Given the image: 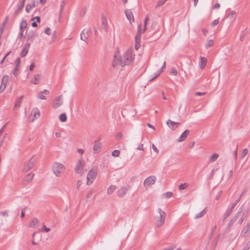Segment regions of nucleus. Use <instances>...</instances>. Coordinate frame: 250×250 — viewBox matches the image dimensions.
Masks as SVG:
<instances>
[{
	"label": "nucleus",
	"mask_w": 250,
	"mask_h": 250,
	"mask_svg": "<svg viewBox=\"0 0 250 250\" xmlns=\"http://www.w3.org/2000/svg\"><path fill=\"white\" fill-rule=\"evenodd\" d=\"M36 4L35 0H32L30 3L27 4L25 8L26 12L29 13L33 8L36 6Z\"/></svg>",
	"instance_id": "17"
},
{
	"label": "nucleus",
	"mask_w": 250,
	"mask_h": 250,
	"mask_svg": "<svg viewBox=\"0 0 250 250\" xmlns=\"http://www.w3.org/2000/svg\"><path fill=\"white\" fill-rule=\"evenodd\" d=\"M40 79L41 76L39 74H36L31 79V83L33 84H38L40 83Z\"/></svg>",
	"instance_id": "22"
},
{
	"label": "nucleus",
	"mask_w": 250,
	"mask_h": 250,
	"mask_svg": "<svg viewBox=\"0 0 250 250\" xmlns=\"http://www.w3.org/2000/svg\"><path fill=\"white\" fill-rule=\"evenodd\" d=\"M219 20H214L212 23H211V25L212 26H215V25H217L218 23H219Z\"/></svg>",
	"instance_id": "54"
},
{
	"label": "nucleus",
	"mask_w": 250,
	"mask_h": 250,
	"mask_svg": "<svg viewBox=\"0 0 250 250\" xmlns=\"http://www.w3.org/2000/svg\"><path fill=\"white\" fill-rule=\"evenodd\" d=\"M216 226H215V227H214V228H213V229H212V230L211 232V233H210V234H209V237H209V240H210L211 239H212V237H213V229H216Z\"/></svg>",
	"instance_id": "56"
},
{
	"label": "nucleus",
	"mask_w": 250,
	"mask_h": 250,
	"mask_svg": "<svg viewBox=\"0 0 250 250\" xmlns=\"http://www.w3.org/2000/svg\"><path fill=\"white\" fill-rule=\"evenodd\" d=\"M21 99H19L17 100L15 104L14 105V109H18L20 108L21 104Z\"/></svg>",
	"instance_id": "34"
},
{
	"label": "nucleus",
	"mask_w": 250,
	"mask_h": 250,
	"mask_svg": "<svg viewBox=\"0 0 250 250\" xmlns=\"http://www.w3.org/2000/svg\"><path fill=\"white\" fill-rule=\"evenodd\" d=\"M214 44V42L212 40H208L206 43L205 47L206 48H208L212 46Z\"/></svg>",
	"instance_id": "30"
},
{
	"label": "nucleus",
	"mask_w": 250,
	"mask_h": 250,
	"mask_svg": "<svg viewBox=\"0 0 250 250\" xmlns=\"http://www.w3.org/2000/svg\"><path fill=\"white\" fill-rule=\"evenodd\" d=\"M180 125V123L178 122H174L173 121V130L175 129L178 125Z\"/></svg>",
	"instance_id": "52"
},
{
	"label": "nucleus",
	"mask_w": 250,
	"mask_h": 250,
	"mask_svg": "<svg viewBox=\"0 0 250 250\" xmlns=\"http://www.w3.org/2000/svg\"><path fill=\"white\" fill-rule=\"evenodd\" d=\"M177 71L176 69L173 68V75H177Z\"/></svg>",
	"instance_id": "64"
},
{
	"label": "nucleus",
	"mask_w": 250,
	"mask_h": 250,
	"mask_svg": "<svg viewBox=\"0 0 250 250\" xmlns=\"http://www.w3.org/2000/svg\"><path fill=\"white\" fill-rule=\"evenodd\" d=\"M77 152L82 155L84 153V150L82 148H78L77 149Z\"/></svg>",
	"instance_id": "57"
},
{
	"label": "nucleus",
	"mask_w": 250,
	"mask_h": 250,
	"mask_svg": "<svg viewBox=\"0 0 250 250\" xmlns=\"http://www.w3.org/2000/svg\"><path fill=\"white\" fill-rule=\"evenodd\" d=\"M8 17L5 18V19L4 20L3 22H2V24H1V27L0 28L1 32H2L3 30L5 28L6 25L7 24V23L8 22Z\"/></svg>",
	"instance_id": "31"
},
{
	"label": "nucleus",
	"mask_w": 250,
	"mask_h": 250,
	"mask_svg": "<svg viewBox=\"0 0 250 250\" xmlns=\"http://www.w3.org/2000/svg\"><path fill=\"white\" fill-rule=\"evenodd\" d=\"M143 33L142 30H139L138 33L136 36L135 41V48L136 50H138L140 47V42H141V34Z\"/></svg>",
	"instance_id": "14"
},
{
	"label": "nucleus",
	"mask_w": 250,
	"mask_h": 250,
	"mask_svg": "<svg viewBox=\"0 0 250 250\" xmlns=\"http://www.w3.org/2000/svg\"><path fill=\"white\" fill-rule=\"evenodd\" d=\"M83 185V182L82 180L78 181L76 183L77 189L78 190H80L82 188Z\"/></svg>",
	"instance_id": "38"
},
{
	"label": "nucleus",
	"mask_w": 250,
	"mask_h": 250,
	"mask_svg": "<svg viewBox=\"0 0 250 250\" xmlns=\"http://www.w3.org/2000/svg\"><path fill=\"white\" fill-rule=\"evenodd\" d=\"M220 234H218L217 237H216V240H215V246H216L218 243V241H219V238H220Z\"/></svg>",
	"instance_id": "62"
},
{
	"label": "nucleus",
	"mask_w": 250,
	"mask_h": 250,
	"mask_svg": "<svg viewBox=\"0 0 250 250\" xmlns=\"http://www.w3.org/2000/svg\"><path fill=\"white\" fill-rule=\"evenodd\" d=\"M102 147V144L100 139H96L94 143L93 146V152L94 154H97L100 152Z\"/></svg>",
	"instance_id": "9"
},
{
	"label": "nucleus",
	"mask_w": 250,
	"mask_h": 250,
	"mask_svg": "<svg viewBox=\"0 0 250 250\" xmlns=\"http://www.w3.org/2000/svg\"><path fill=\"white\" fill-rule=\"evenodd\" d=\"M120 154V152L118 150H115L112 153V155L113 157H118Z\"/></svg>",
	"instance_id": "41"
},
{
	"label": "nucleus",
	"mask_w": 250,
	"mask_h": 250,
	"mask_svg": "<svg viewBox=\"0 0 250 250\" xmlns=\"http://www.w3.org/2000/svg\"><path fill=\"white\" fill-rule=\"evenodd\" d=\"M34 174L32 173L28 174L24 178L23 182L24 184L30 182L33 179Z\"/></svg>",
	"instance_id": "20"
},
{
	"label": "nucleus",
	"mask_w": 250,
	"mask_h": 250,
	"mask_svg": "<svg viewBox=\"0 0 250 250\" xmlns=\"http://www.w3.org/2000/svg\"><path fill=\"white\" fill-rule=\"evenodd\" d=\"M156 177L153 176H149L146 178L143 183L144 187L146 188L150 187L151 185L154 184L156 182Z\"/></svg>",
	"instance_id": "8"
},
{
	"label": "nucleus",
	"mask_w": 250,
	"mask_h": 250,
	"mask_svg": "<svg viewBox=\"0 0 250 250\" xmlns=\"http://www.w3.org/2000/svg\"><path fill=\"white\" fill-rule=\"evenodd\" d=\"M214 171H215V169H213L212 170L211 172H210L209 176H208V180H211L213 178V177L214 175Z\"/></svg>",
	"instance_id": "48"
},
{
	"label": "nucleus",
	"mask_w": 250,
	"mask_h": 250,
	"mask_svg": "<svg viewBox=\"0 0 250 250\" xmlns=\"http://www.w3.org/2000/svg\"><path fill=\"white\" fill-rule=\"evenodd\" d=\"M245 32L244 31H243L242 32V35L240 37V40L241 41H243L244 40V37H245Z\"/></svg>",
	"instance_id": "59"
},
{
	"label": "nucleus",
	"mask_w": 250,
	"mask_h": 250,
	"mask_svg": "<svg viewBox=\"0 0 250 250\" xmlns=\"http://www.w3.org/2000/svg\"><path fill=\"white\" fill-rule=\"evenodd\" d=\"M40 116V112L38 108H34L30 115V120L34 122L35 120L39 118Z\"/></svg>",
	"instance_id": "10"
},
{
	"label": "nucleus",
	"mask_w": 250,
	"mask_h": 250,
	"mask_svg": "<svg viewBox=\"0 0 250 250\" xmlns=\"http://www.w3.org/2000/svg\"><path fill=\"white\" fill-rule=\"evenodd\" d=\"M239 203V200H236L231 205L230 208H232V209H234V208L236 206V205Z\"/></svg>",
	"instance_id": "49"
},
{
	"label": "nucleus",
	"mask_w": 250,
	"mask_h": 250,
	"mask_svg": "<svg viewBox=\"0 0 250 250\" xmlns=\"http://www.w3.org/2000/svg\"><path fill=\"white\" fill-rule=\"evenodd\" d=\"M152 149L153 150H154V151L156 153V154H158L159 153V150L157 148V147L153 144L152 145Z\"/></svg>",
	"instance_id": "50"
},
{
	"label": "nucleus",
	"mask_w": 250,
	"mask_h": 250,
	"mask_svg": "<svg viewBox=\"0 0 250 250\" xmlns=\"http://www.w3.org/2000/svg\"><path fill=\"white\" fill-rule=\"evenodd\" d=\"M90 31L89 29H83L81 34V38L84 41H86L89 37L90 36Z\"/></svg>",
	"instance_id": "15"
},
{
	"label": "nucleus",
	"mask_w": 250,
	"mask_h": 250,
	"mask_svg": "<svg viewBox=\"0 0 250 250\" xmlns=\"http://www.w3.org/2000/svg\"><path fill=\"white\" fill-rule=\"evenodd\" d=\"M125 14L127 19L129 21L130 23L132 24L133 23L135 20L132 12L130 10H126L125 11Z\"/></svg>",
	"instance_id": "16"
},
{
	"label": "nucleus",
	"mask_w": 250,
	"mask_h": 250,
	"mask_svg": "<svg viewBox=\"0 0 250 250\" xmlns=\"http://www.w3.org/2000/svg\"><path fill=\"white\" fill-rule=\"evenodd\" d=\"M167 0H159L157 3L156 7H159L163 5Z\"/></svg>",
	"instance_id": "39"
},
{
	"label": "nucleus",
	"mask_w": 250,
	"mask_h": 250,
	"mask_svg": "<svg viewBox=\"0 0 250 250\" xmlns=\"http://www.w3.org/2000/svg\"><path fill=\"white\" fill-rule=\"evenodd\" d=\"M206 94L205 92H197L195 93V96H202Z\"/></svg>",
	"instance_id": "55"
},
{
	"label": "nucleus",
	"mask_w": 250,
	"mask_h": 250,
	"mask_svg": "<svg viewBox=\"0 0 250 250\" xmlns=\"http://www.w3.org/2000/svg\"><path fill=\"white\" fill-rule=\"evenodd\" d=\"M148 21H149V17H148V16H146L144 20V28L143 30L142 31L143 32H145L146 31V24H147V23Z\"/></svg>",
	"instance_id": "35"
},
{
	"label": "nucleus",
	"mask_w": 250,
	"mask_h": 250,
	"mask_svg": "<svg viewBox=\"0 0 250 250\" xmlns=\"http://www.w3.org/2000/svg\"><path fill=\"white\" fill-rule=\"evenodd\" d=\"M219 155L217 154H213L209 158L211 162H214L218 158Z\"/></svg>",
	"instance_id": "37"
},
{
	"label": "nucleus",
	"mask_w": 250,
	"mask_h": 250,
	"mask_svg": "<svg viewBox=\"0 0 250 250\" xmlns=\"http://www.w3.org/2000/svg\"><path fill=\"white\" fill-rule=\"evenodd\" d=\"M8 80L9 76L8 75L3 76L0 85V92H2L5 90Z\"/></svg>",
	"instance_id": "12"
},
{
	"label": "nucleus",
	"mask_w": 250,
	"mask_h": 250,
	"mask_svg": "<svg viewBox=\"0 0 250 250\" xmlns=\"http://www.w3.org/2000/svg\"><path fill=\"white\" fill-rule=\"evenodd\" d=\"M134 54L132 48L128 49L123 53L117 50L114 56L113 66H121L130 64L133 60Z\"/></svg>",
	"instance_id": "1"
},
{
	"label": "nucleus",
	"mask_w": 250,
	"mask_h": 250,
	"mask_svg": "<svg viewBox=\"0 0 250 250\" xmlns=\"http://www.w3.org/2000/svg\"><path fill=\"white\" fill-rule=\"evenodd\" d=\"M98 174V169L95 167H92L87 172L86 177V184L91 186L96 180Z\"/></svg>",
	"instance_id": "2"
},
{
	"label": "nucleus",
	"mask_w": 250,
	"mask_h": 250,
	"mask_svg": "<svg viewBox=\"0 0 250 250\" xmlns=\"http://www.w3.org/2000/svg\"><path fill=\"white\" fill-rule=\"evenodd\" d=\"M248 150L247 148H244L243 150L242 154V158H244V157L248 154Z\"/></svg>",
	"instance_id": "47"
},
{
	"label": "nucleus",
	"mask_w": 250,
	"mask_h": 250,
	"mask_svg": "<svg viewBox=\"0 0 250 250\" xmlns=\"http://www.w3.org/2000/svg\"><path fill=\"white\" fill-rule=\"evenodd\" d=\"M243 210V205H242L239 208L238 211L235 214L234 216H233L230 220L228 228L229 229L234 224L235 222L238 219V217L239 216L240 214L242 212Z\"/></svg>",
	"instance_id": "7"
},
{
	"label": "nucleus",
	"mask_w": 250,
	"mask_h": 250,
	"mask_svg": "<svg viewBox=\"0 0 250 250\" xmlns=\"http://www.w3.org/2000/svg\"><path fill=\"white\" fill-rule=\"evenodd\" d=\"M49 95V91L47 89H44L38 94V98L42 100H45L47 99V98Z\"/></svg>",
	"instance_id": "11"
},
{
	"label": "nucleus",
	"mask_w": 250,
	"mask_h": 250,
	"mask_svg": "<svg viewBox=\"0 0 250 250\" xmlns=\"http://www.w3.org/2000/svg\"><path fill=\"white\" fill-rule=\"evenodd\" d=\"M207 62V59L205 57H201L200 58V66L201 69H203L206 65Z\"/></svg>",
	"instance_id": "28"
},
{
	"label": "nucleus",
	"mask_w": 250,
	"mask_h": 250,
	"mask_svg": "<svg viewBox=\"0 0 250 250\" xmlns=\"http://www.w3.org/2000/svg\"><path fill=\"white\" fill-rule=\"evenodd\" d=\"M116 189V186L113 185H111L107 188V193L108 194H111Z\"/></svg>",
	"instance_id": "29"
},
{
	"label": "nucleus",
	"mask_w": 250,
	"mask_h": 250,
	"mask_svg": "<svg viewBox=\"0 0 250 250\" xmlns=\"http://www.w3.org/2000/svg\"><path fill=\"white\" fill-rule=\"evenodd\" d=\"M35 33L33 30H29L26 32L25 37L27 41L32 40L35 37Z\"/></svg>",
	"instance_id": "19"
},
{
	"label": "nucleus",
	"mask_w": 250,
	"mask_h": 250,
	"mask_svg": "<svg viewBox=\"0 0 250 250\" xmlns=\"http://www.w3.org/2000/svg\"><path fill=\"white\" fill-rule=\"evenodd\" d=\"M20 67L16 66L15 68L13 71V75L15 77H17L19 75V71H20Z\"/></svg>",
	"instance_id": "40"
},
{
	"label": "nucleus",
	"mask_w": 250,
	"mask_h": 250,
	"mask_svg": "<svg viewBox=\"0 0 250 250\" xmlns=\"http://www.w3.org/2000/svg\"><path fill=\"white\" fill-rule=\"evenodd\" d=\"M20 63H21V59L19 58H18L15 62V64L16 65V66L20 67Z\"/></svg>",
	"instance_id": "45"
},
{
	"label": "nucleus",
	"mask_w": 250,
	"mask_h": 250,
	"mask_svg": "<svg viewBox=\"0 0 250 250\" xmlns=\"http://www.w3.org/2000/svg\"><path fill=\"white\" fill-rule=\"evenodd\" d=\"M245 191H243L242 192V193L239 195L238 198L237 199V200H239V202L241 200V199L242 197L243 196V195H244V194L245 193Z\"/></svg>",
	"instance_id": "63"
},
{
	"label": "nucleus",
	"mask_w": 250,
	"mask_h": 250,
	"mask_svg": "<svg viewBox=\"0 0 250 250\" xmlns=\"http://www.w3.org/2000/svg\"><path fill=\"white\" fill-rule=\"evenodd\" d=\"M51 169L55 175L59 177L64 173L65 167L62 164L55 162L53 163Z\"/></svg>",
	"instance_id": "3"
},
{
	"label": "nucleus",
	"mask_w": 250,
	"mask_h": 250,
	"mask_svg": "<svg viewBox=\"0 0 250 250\" xmlns=\"http://www.w3.org/2000/svg\"><path fill=\"white\" fill-rule=\"evenodd\" d=\"M166 66V62H164L163 64H156L151 70L150 74H149V78L151 80H153L156 77H157L158 76L160 75V74L163 71V69L165 68Z\"/></svg>",
	"instance_id": "4"
},
{
	"label": "nucleus",
	"mask_w": 250,
	"mask_h": 250,
	"mask_svg": "<svg viewBox=\"0 0 250 250\" xmlns=\"http://www.w3.org/2000/svg\"><path fill=\"white\" fill-rule=\"evenodd\" d=\"M35 64L34 63H33L30 66V68H29V69L30 71H32L34 68H35Z\"/></svg>",
	"instance_id": "60"
},
{
	"label": "nucleus",
	"mask_w": 250,
	"mask_h": 250,
	"mask_svg": "<svg viewBox=\"0 0 250 250\" xmlns=\"http://www.w3.org/2000/svg\"><path fill=\"white\" fill-rule=\"evenodd\" d=\"M60 121L62 122H65L67 120V116L65 113H62L59 117Z\"/></svg>",
	"instance_id": "32"
},
{
	"label": "nucleus",
	"mask_w": 250,
	"mask_h": 250,
	"mask_svg": "<svg viewBox=\"0 0 250 250\" xmlns=\"http://www.w3.org/2000/svg\"><path fill=\"white\" fill-rule=\"evenodd\" d=\"M207 208H205L203 209L201 212L196 214L194 217V219H197L204 216L205 214L207 213Z\"/></svg>",
	"instance_id": "27"
},
{
	"label": "nucleus",
	"mask_w": 250,
	"mask_h": 250,
	"mask_svg": "<svg viewBox=\"0 0 250 250\" xmlns=\"http://www.w3.org/2000/svg\"><path fill=\"white\" fill-rule=\"evenodd\" d=\"M34 20H36L37 22H40V18L39 17L37 16V17H35L32 19V21H33Z\"/></svg>",
	"instance_id": "58"
},
{
	"label": "nucleus",
	"mask_w": 250,
	"mask_h": 250,
	"mask_svg": "<svg viewBox=\"0 0 250 250\" xmlns=\"http://www.w3.org/2000/svg\"><path fill=\"white\" fill-rule=\"evenodd\" d=\"M237 149H238V145H236L235 146V149L233 152V157H234V158L235 161L237 160Z\"/></svg>",
	"instance_id": "43"
},
{
	"label": "nucleus",
	"mask_w": 250,
	"mask_h": 250,
	"mask_svg": "<svg viewBox=\"0 0 250 250\" xmlns=\"http://www.w3.org/2000/svg\"><path fill=\"white\" fill-rule=\"evenodd\" d=\"M232 173H233V170H230L229 171V175H228V177H229L228 178L229 179L230 178L232 177Z\"/></svg>",
	"instance_id": "61"
},
{
	"label": "nucleus",
	"mask_w": 250,
	"mask_h": 250,
	"mask_svg": "<svg viewBox=\"0 0 250 250\" xmlns=\"http://www.w3.org/2000/svg\"><path fill=\"white\" fill-rule=\"evenodd\" d=\"M158 213L155 217V224L157 227H160L164 224L166 213L160 209L158 210Z\"/></svg>",
	"instance_id": "6"
},
{
	"label": "nucleus",
	"mask_w": 250,
	"mask_h": 250,
	"mask_svg": "<svg viewBox=\"0 0 250 250\" xmlns=\"http://www.w3.org/2000/svg\"><path fill=\"white\" fill-rule=\"evenodd\" d=\"M44 32L46 34L50 35L51 34V29L49 27H47L45 29Z\"/></svg>",
	"instance_id": "46"
},
{
	"label": "nucleus",
	"mask_w": 250,
	"mask_h": 250,
	"mask_svg": "<svg viewBox=\"0 0 250 250\" xmlns=\"http://www.w3.org/2000/svg\"><path fill=\"white\" fill-rule=\"evenodd\" d=\"M27 26V23L25 20H23L21 21L20 27L21 30L25 29Z\"/></svg>",
	"instance_id": "33"
},
{
	"label": "nucleus",
	"mask_w": 250,
	"mask_h": 250,
	"mask_svg": "<svg viewBox=\"0 0 250 250\" xmlns=\"http://www.w3.org/2000/svg\"><path fill=\"white\" fill-rule=\"evenodd\" d=\"M220 7V4L218 3V2H216L213 6L212 8L214 9H218Z\"/></svg>",
	"instance_id": "53"
},
{
	"label": "nucleus",
	"mask_w": 250,
	"mask_h": 250,
	"mask_svg": "<svg viewBox=\"0 0 250 250\" xmlns=\"http://www.w3.org/2000/svg\"><path fill=\"white\" fill-rule=\"evenodd\" d=\"M62 104V97L60 96L58 97L53 103V107L58 108Z\"/></svg>",
	"instance_id": "18"
},
{
	"label": "nucleus",
	"mask_w": 250,
	"mask_h": 250,
	"mask_svg": "<svg viewBox=\"0 0 250 250\" xmlns=\"http://www.w3.org/2000/svg\"><path fill=\"white\" fill-rule=\"evenodd\" d=\"M172 196V193L171 192H167L166 193H164L163 195V198H166V199H167V198H169L171 197Z\"/></svg>",
	"instance_id": "42"
},
{
	"label": "nucleus",
	"mask_w": 250,
	"mask_h": 250,
	"mask_svg": "<svg viewBox=\"0 0 250 250\" xmlns=\"http://www.w3.org/2000/svg\"><path fill=\"white\" fill-rule=\"evenodd\" d=\"M128 188L127 187H123L121 188L118 191V194L120 197H123L124 196L127 190H128Z\"/></svg>",
	"instance_id": "23"
},
{
	"label": "nucleus",
	"mask_w": 250,
	"mask_h": 250,
	"mask_svg": "<svg viewBox=\"0 0 250 250\" xmlns=\"http://www.w3.org/2000/svg\"><path fill=\"white\" fill-rule=\"evenodd\" d=\"M250 222H248L246 226L243 229L241 232V236L246 238L250 233Z\"/></svg>",
	"instance_id": "13"
},
{
	"label": "nucleus",
	"mask_w": 250,
	"mask_h": 250,
	"mask_svg": "<svg viewBox=\"0 0 250 250\" xmlns=\"http://www.w3.org/2000/svg\"><path fill=\"white\" fill-rule=\"evenodd\" d=\"M85 162L81 158L77 163L75 167V171L78 174H82L85 171Z\"/></svg>",
	"instance_id": "5"
},
{
	"label": "nucleus",
	"mask_w": 250,
	"mask_h": 250,
	"mask_svg": "<svg viewBox=\"0 0 250 250\" xmlns=\"http://www.w3.org/2000/svg\"><path fill=\"white\" fill-rule=\"evenodd\" d=\"M233 209L231 208H228L226 210L225 213L223 215V221L226 220L228 217H229L231 213L232 212Z\"/></svg>",
	"instance_id": "26"
},
{
	"label": "nucleus",
	"mask_w": 250,
	"mask_h": 250,
	"mask_svg": "<svg viewBox=\"0 0 250 250\" xmlns=\"http://www.w3.org/2000/svg\"><path fill=\"white\" fill-rule=\"evenodd\" d=\"M187 186H188L186 183H184V184L180 185L179 186L178 188L179 190H183V189H185L187 187Z\"/></svg>",
	"instance_id": "44"
},
{
	"label": "nucleus",
	"mask_w": 250,
	"mask_h": 250,
	"mask_svg": "<svg viewBox=\"0 0 250 250\" xmlns=\"http://www.w3.org/2000/svg\"><path fill=\"white\" fill-rule=\"evenodd\" d=\"M50 230L49 228H46L45 226H43L42 229H41L42 231H44V232H48Z\"/></svg>",
	"instance_id": "51"
},
{
	"label": "nucleus",
	"mask_w": 250,
	"mask_h": 250,
	"mask_svg": "<svg viewBox=\"0 0 250 250\" xmlns=\"http://www.w3.org/2000/svg\"><path fill=\"white\" fill-rule=\"evenodd\" d=\"M30 44L29 43H27L24 48L22 49V50L21 52V57H24L28 53L29 48L30 47Z\"/></svg>",
	"instance_id": "25"
},
{
	"label": "nucleus",
	"mask_w": 250,
	"mask_h": 250,
	"mask_svg": "<svg viewBox=\"0 0 250 250\" xmlns=\"http://www.w3.org/2000/svg\"><path fill=\"white\" fill-rule=\"evenodd\" d=\"M247 216V213H244L241 218L239 220L238 223L241 225Z\"/></svg>",
	"instance_id": "36"
},
{
	"label": "nucleus",
	"mask_w": 250,
	"mask_h": 250,
	"mask_svg": "<svg viewBox=\"0 0 250 250\" xmlns=\"http://www.w3.org/2000/svg\"><path fill=\"white\" fill-rule=\"evenodd\" d=\"M189 133V131L188 129L186 130L182 134L180 135L179 138L177 139L178 142H180L184 141L187 137Z\"/></svg>",
	"instance_id": "21"
},
{
	"label": "nucleus",
	"mask_w": 250,
	"mask_h": 250,
	"mask_svg": "<svg viewBox=\"0 0 250 250\" xmlns=\"http://www.w3.org/2000/svg\"><path fill=\"white\" fill-rule=\"evenodd\" d=\"M39 223V221L38 219L33 218L31 220V221L29 224V226L30 228H36L38 226Z\"/></svg>",
	"instance_id": "24"
}]
</instances>
